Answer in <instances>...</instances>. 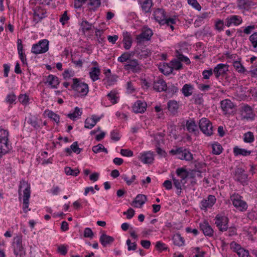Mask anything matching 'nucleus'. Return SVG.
I'll return each mask as SVG.
<instances>
[{
  "label": "nucleus",
  "instance_id": "obj_36",
  "mask_svg": "<svg viewBox=\"0 0 257 257\" xmlns=\"http://www.w3.org/2000/svg\"><path fill=\"white\" fill-rule=\"evenodd\" d=\"M123 43L125 50H129L131 48L132 45V39L131 35L127 32L123 33Z\"/></svg>",
  "mask_w": 257,
  "mask_h": 257
},
{
  "label": "nucleus",
  "instance_id": "obj_62",
  "mask_svg": "<svg viewBox=\"0 0 257 257\" xmlns=\"http://www.w3.org/2000/svg\"><path fill=\"white\" fill-rule=\"evenodd\" d=\"M111 139L114 141H118L120 137L118 131L115 130H112L110 133Z\"/></svg>",
  "mask_w": 257,
  "mask_h": 257
},
{
  "label": "nucleus",
  "instance_id": "obj_33",
  "mask_svg": "<svg viewBox=\"0 0 257 257\" xmlns=\"http://www.w3.org/2000/svg\"><path fill=\"white\" fill-rule=\"evenodd\" d=\"M178 177L181 178L182 183H186L185 179L188 177L189 173L184 168H179L176 171Z\"/></svg>",
  "mask_w": 257,
  "mask_h": 257
},
{
  "label": "nucleus",
  "instance_id": "obj_21",
  "mask_svg": "<svg viewBox=\"0 0 257 257\" xmlns=\"http://www.w3.org/2000/svg\"><path fill=\"white\" fill-rule=\"evenodd\" d=\"M102 115L99 117L96 115H92L91 117H87L85 121V127L88 129H91L97 122H98Z\"/></svg>",
  "mask_w": 257,
  "mask_h": 257
},
{
  "label": "nucleus",
  "instance_id": "obj_43",
  "mask_svg": "<svg viewBox=\"0 0 257 257\" xmlns=\"http://www.w3.org/2000/svg\"><path fill=\"white\" fill-rule=\"evenodd\" d=\"M132 56V54L129 52H124L121 56L118 57L117 61L120 63H123L130 61L131 59V57Z\"/></svg>",
  "mask_w": 257,
  "mask_h": 257
},
{
  "label": "nucleus",
  "instance_id": "obj_13",
  "mask_svg": "<svg viewBox=\"0 0 257 257\" xmlns=\"http://www.w3.org/2000/svg\"><path fill=\"white\" fill-rule=\"evenodd\" d=\"M216 201L214 195H209L206 198H204L200 202V208L201 210L206 211L208 208H211Z\"/></svg>",
  "mask_w": 257,
  "mask_h": 257
},
{
  "label": "nucleus",
  "instance_id": "obj_57",
  "mask_svg": "<svg viewBox=\"0 0 257 257\" xmlns=\"http://www.w3.org/2000/svg\"><path fill=\"white\" fill-rule=\"evenodd\" d=\"M126 244L128 251L136 250L137 244L136 242H132L131 239L128 238L126 241Z\"/></svg>",
  "mask_w": 257,
  "mask_h": 257
},
{
  "label": "nucleus",
  "instance_id": "obj_55",
  "mask_svg": "<svg viewBox=\"0 0 257 257\" xmlns=\"http://www.w3.org/2000/svg\"><path fill=\"white\" fill-rule=\"evenodd\" d=\"M176 56L180 62H184L186 64H189L190 63L189 59L187 57L181 54L178 50L176 51Z\"/></svg>",
  "mask_w": 257,
  "mask_h": 257
},
{
  "label": "nucleus",
  "instance_id": "obj_15",
  "mask_svg": "<svg viewBox=\"0 0 257 257\" xmlns=\"http://www.w3.org/2000/svg\"><path fill=\"white\" fill-rule=\"evenodd\" d=\"M153 35V33L151 29L144 27L142 33L137 36V41L138 43H141L145 41H149L151 40Z\"/></svg>",
  "mask_w": 257,
  "mask_h": 257
},
{
  "label": "nucleus",
  "instance_id": "obj_5",
  "mask_svg": "<svg viewBox=\"0 0 257 257\" xmlns=\"http://www.w3.org/2000/svg\"><path fill=\"white\" fill-rule=\"evenodd\" d=\"M169 153L172 155L177 156L178 159L182 160L191 161L193 159V155L190 151L182 147L172 149L169 151Z\"/></svg>",
  "mask_w": 257,
  "mask_h": 257
},
{
  "label": "nucleus",
  "instance_id": "obj_44",
  "mask_svg": "<svg viewBox=\"0 0 257 257\" xmlns=\"http://www.w3.org/2000/svg\"><path fill=\"white\" fill-rule=\"evenodd\" d=\"M117 93L115 90H111L107 95V97L112 104L117 102L118 97L117 96Z\"/></svg>",
  "mask_w": 257,
  "mask_h": 257
},
{
  "label": "nucleus",
  "instance_id": "obj_1",
  "mask_svg": "<svg viewBox=\"0 0 257 257\" xmlns=\"http://www.w3.org/2000/svg\"><path fill=\"white\" fill-rule=\"evenodd\" d=\"M23 189H24L23 196V209L24 212L27 213L28 211L30 210V209H29L28 208L29 205V199L30 198L31 195V190L30 185L27 182L24 180L20 181V185L19 186L18 193L19 199H21L22 191Z\"/></svg>",
  "mask_w": 257,
  "mask_h": 257
},
{
  "label": "nucleus",
  "instance_id": "obj_6",
  "mask_svg": "<svg viewBox=\"0 0 257 257\" xmlns=\"http://www.w3.org/2000/svg\"><path fill=\"white\" fill-rule=\"evenodd\" d=\"M232 204L240 211H245L247 209L246 202L242 200V197L238 194L234 193L230 196Z\"/></svg>",
  "mask_w": 257,
  "mask_h": 257
},
{
  "label": "nucleus",
  "instance_id": "obj_52",
  "mask_svg": "<svg viewBox=\"0 0 257 257\" xmlns=\"http://www.w3.org/2000/svg\"><path fill=\"white\" fill-rule=\"evenodd\" d=\"M65 172L67 175L77 176L80 172L78 169H72L71 167H66L65 168Z\"/></svg>",
  "mask_w": 257,
  "mask_h": 257
},
{
  "label": "nucleus",
  "instance_id": "obj_48",
  "mask_svg": "<svg viewBox=\"0 0 257 257\" xmlns=\"http://www.w3.org/2000/svg\"><path fill=\"white\" fill-rule=\"evenodd\" d=\"M249 40L255 51L257 52V32L252 34L249 37Z\"/></svg>",
  "mask_w": 257,
  "mask_h": 257
},
{
  "label": "nucleus",
  "instance_id": "obj_32",
  "mask_svg": "<svg viewBox=\"0 0 257 257\" xmlns=\"http://www.w3.org/2000/svg\"><path fill=\"white\" fill-rule=\"evenodd\" d=\"M17 45L18 51L20 58L23 63L25 64L26 63V56L23 52V46L22 44V41L20 39H19L17 41Z\"/></svg>",
  "mask_w": 257,
  "mask_h": 257
},
{
  "label": "nucleus",
  "instance_id": "obj_58",
  "mask_svg": "<svg viewBox=\"0 0 257 257\" xmlns=\"http://www.w3.org/2000/svg\"><path fill=\"white\" fill-rule=\"evenodd\" d=\"M230 248L237 254L240 249L242 248L240 244L237 243L235 241H232L230 243Z\"/></svg>",
  "mask_w": 257,
  "mask_h": 257
},
{
  "label": "nucleus",
  "instance_id": "obj_63",
  "mask_svg": "<svg viewBox=\"0 0 257 257\" xmlns=\"http://www.w3.org/2000/svg\"><path fill=\"white\" fill-rule=\"evenodd\" d=\"M192 251H195L197 254H196L194 257H204L205 252L203 251H200L199 247H195L192 248Z\"/></svg>",
  "mask_w": 257,
  "mask_h": 257
},
{
  "label": "nucleus",
  "instance_id": "obj_22",
  "mask_svg": "<svg viewBox=\"0 0 257 257\" xmlns=\"http://www.w3.org/2000/svg\"><path fill=\"white\" fill-rule=\"evenodd\" d=\"M153 87L158 92L165 91L167 88L166 82L161 78H158L154 81Z\"/></svg>",
  "mask_w": 257,
  "mask_h": 257
},
{
  "label": "nucleus",
  "instance_id": "obj_37",
  "mask_svg": "<svg viewBox=\"0 0 257 257\" xmlns=\"http://www.w3.org/2000/svg\"><path fill=\"white\" fill-rule=\"evenodd\" d=\"M101 6V0H89L87 4L88 9L91 11H96Z\"/></svg>",
  "mask_w": 257,
  "mask_h": 257
},
{
  "label": "nucleus",
  "instance_id": "obj_49",
  "mask_svg": "<svg viewBox=\"0 0 257 257\" xmlns=\"http://www.w3.org/2000/svg\"><path fill=\"white\" fill-rule=\"evenodd\" d=\"M254 140L253 134L251 132H248L243 135V141L245 143H251Z\"/></svg>",
  "mask_w": 257,
  "mask_h": 257
},
{
  "label": "nucleus",
  "instance_id": "obj_24",
  "mask_svg": "<svg viewBox=\"0 0 257 257\" xmlns=\"http://www.w3.org/2000/svg\"><path fill=\"white\" fill-rule=\"evenodd\" d=\"M114 240V238L105 233H102L99 238V241L103 247L111 244Z\"/></svg>",
  "mask_w": 257,
  "mask_h": 257
},
{
  "label": "nucleus",
  "instance_id": "obj_9",
  "mask_svg": "<svg viewBox=\"0 0 257 257\" xmlns=\"http://www.w3.org/2000/svg\"><path fill=\"white\" fill-rule=\"evenodd\" d=\"M214 221L215 224L220 231L224 232L227 230L229 219L224 214H217Z\"/></svg>",
  "mask_w": 257,
  "mask_h": 257
},
{
  "label": "nucleus",
  "instance_id": "obj_34",
  "mask_svg": "<svg viewBox=\"0 0 257 257\" xmlns=\"http://www.w3.org/2000/svg\"><path fill=\"white\" fill-rule=\"evenodd\" d=\"M241 58H238L232 62V65L236 71L239 73H244L246 71L244 67L241 63Z\"/></svg>",
  "mask_w": 257,
  "mask_h": 257
},
{
  "label": "nucleus",
  "instance_id": "obj_12",
  "mask_svg": "<svg viewBox=\"0 0 257 257\" xmlns=\"http://www.w3.org/2000/svg\"><path fill=\"white\" fill-rule=\"evenodd\" d=\"M200 130L204 134L210 136L213 133L212 125L210 121L206 118H202L199 122Z\"/></svg>",
  "mask_w": 257,
  "mask_h": 257
},
{
  "label": "nucleus",
  "instance_id": "obj_38",
  "mask_svg": "<svg viewBox=\"0 0 257 257\" xmlns=\"http://www.w3.org/2000/svg\"><path fill=\"white\" fill-rule=\"evenodd\" d=\"M153 6L152 0H144L141 4L142 11L145 13L150 12V9Z\"/></svg>",
  "mask_w": 257,
  "mask_h": 257
},
{
  "label": "nucleus",
  "instance_id": "obj_47",
  "mask_svg": "<svg viewBox=\"0 0 257 257\" xmlns=\"http://www.w3.org/2000/svg\"><path fill=\"white\" fill-rule=\"evenodd\" d=\"M80 26L84 33L90 30L93 27L92 24L89 23L86 20H83L81 23Z\"/></svg>",
  "mask_w": 257,
  "mask_h": 257
},
{
  "label": "nucleus",
  "instance_id": "obj_64",
  "mask_svg": "<svg viewBox=\"0 0 257 257\" xmlns=\"http://www.w3.org/2000/svg\"><path fill=\"white\" fill-rule=\"evenodd\" d=\"M237 255L239 257H248L249 254L247 250L242 247L239 250Z\"/></svg>",
  "mask_w": 257,
  "mask_h": 257
},
{
  "label": "nucleus",
  "instance_id": "obj_20",
  "mask_svg": "<svg viewBox=\"0 0 257 257\" xmlns=\"http://www.w3.org/2000/svg\"><path fill=\"white\" fill-rule=\"evenodd\" d=\"M153 16L156 22L160 25H163V22L165 21L166 17V12L164 9L158 8L156 9L153 13Z\"/></svg>",
  "mask_w": 257,
  "mask_h": 257
},
{
  "label": "nucleus",
  "instance_id": "obj_30",
  "mask_svg": "<svg viewBox=\"0 0 257 257\" xmlns=\"http://www.w3.org/2000/svg\"><path fill=\"white\" fill-rule=\"evenodd\" d=\"M253 6V3L251 0H238L237 7L239 9L248 10Z\"/></svg>",
  "mask_w": 257,
  "mask_h": 257
},
{
  "label": "nucleus",
  "instance_id": "obj_2",
  "mask_svg": "<svg viewBox=\"0 0 257 257\" xmlns=\"http://www.w3.org/2000/svg\"><path fill=\"white\" fill-rule=\"evenodd\" d=\"M33 11L32 22L34 26L48 17V13L45 6H37L33 9Z\"/></svg>",
  "mask_w": 257,
  "mask_h": 257
},
{
  "label": "nucleus",
  "instance_id": "obj_27",
  "mask_svg": "<svg viewBox=\"0 0 257 257\" xmlns=\"http://www.w3.org/2000/svg\"><path fill=\"white\" fill-rule=\"evenodd\" d=\"M147 201V197L145 195H138L135 200L133 202V205L135 207H141Z\"/></svg>",
  "mask_w": 257,
  "mask_h": 257
},
{
  "label": "nucleus",
  "instance_id": "obj_54",
  "mask_svg": "<svg viewBox=\"0 0 257 257\" xmlns=\"http://www.w3.org/2000/svg\"><path fill=\"white\" fill-rule=\"evenodd\" d=\"M103 30L96 29L95 31V36L97 38V41L99 43L102 44L104 41L105 37L103 35Z\"/></svg>",
  "mask_w": 257,
  "mask_h": 257
},
{
  "label": "nucleus",
  "instance_id": "obj_29",
  "mask_svg": "<svg viewBox=\"0 0 257 257\" xmlns=\"http://www.w3.org/2000/svg\"><path fill=\"white\" fill-rule=\"evenodd\" d=\"M220 105L222 110L226 112L231 110L234 107V104L230 100L228 99L222 100L220 102Z\"/></svg>",
  "mask_w": 257,
  "mask_h": 257
},
{
  "label": "nucleus",
  "instance_id": "obj_56",
  "mask_svg": "<svg viewBox=\"0 0 257 257\" xmlns=\"http://www.w3.org/2000/svg\"><path fill=\"white\" fill-rule=\"evenodd\" d=\"M171 64L173 70L174 69L176 70H180L182 67V65L181 63L178 60H174L171 61Z\"/></svg>",
  "mask_w": 257,
  "mask_h": 257
},
{
  "label": "nucleus",
  "instance_id": "obj_3",
  "mask_svg": "<svg viewBox=\"0 0 257 257\" xmlns=\"http://www.w3.org/2000/svg\"><path fill=\"white\" fill-rule=\"evenodd\" d=\"M12 148L9 141V132L4 129H0V153L5 155Z\"/></svg>",
  "mask_w": 257,
  "mask_h": 257
},
{
  "label": "nucleus",
  "instance_id": "obj_46",
  "mask_svg": "<svg viewBox=\"0 0 257 257\" xmlns=\"http://www.w3.org/2000/svg\"><path fill=\"white\" fill-rule=\"evenodd\" d=\"M167 106L170 111H175L178 110L179 104L175 100H170L167 103Z\"/></svg>",
  "mask_w": 257,
  "mask_h": 257
},
{
  "label": "nucleus",
  "instance_id": "obj_53",
  "mask_svg": "<svg viewBox=\"0 0 257 257\" xmlns=\"http://www.w3.org/2000/svg\"><path fill=\"white\" fill-rule=\"evenodd\" d=\"M186 128L189 133L195 132L197 126L194 121H187L186 122Z\"/></svg>",
  "mask_w": 257,
  "mask_h": 257
},
{
  "label": "nucleus",
  "instance_id": "obj_7",
  "mask_svg": "<svg viewBox=\"0 0 257 257\" xmlns=\"http://www.w3.org/2000/svg\"><path fill=\"white\" fill-rule=\"evenodd\" d=\"M12 248L14 254L17 256L22 257L25 255V249L22 244V238L20 236H17L14 237Z\"/></svg>",
  "mask_w": 257,
  "mask_h": 257
},
{
  "label": "nucleus",
  "instance_id": "obj_31",
  "mask_svg": "<svg viewBox=\"0 0 257 257\" xmlns=\"http://www.w3.org/2000/svg\"><path fill=\"white\" fill-rule=\"evenodd\" d=\"M100 73V69L98 66L91 68L89 72V76L92 81L94 82L99 79Z\"/></svg>",
  "mask_w": 257,
  "mask_h": 257
},
{
  "label": "nucleus",
  "instance_id": "obj_16",
  "mask_svg": "<svg viewBox=\"0 0 257 257\" xmlns=\"http://www.w3.org/2000/svg\"><path fill=\"white\" fill-rule=\"evenodd\" d=\"M154 153L149 151H145L141 153L138 159L144 164H152L154 160Z\"/></svg>",
  "mask_w": 257,
  "mask_h": 257
},
{
  "label": "nucleus",
  "instance_id": "obj_61",
  "mask_svg": "<svg viewBox=\"0 0 257 257\" xmlns=\"http://www.w3.org/2000/svg\"><path fill=\"white\" fill-rule=\"evenodd\" d=\"M74 75V71L72 70L66 69L63 73V76L64 79L67 80L70 78Z\"/></svg>",
  "mask_w": 257,
  "mask_h": 257
},
{
  "label": "nucleus",
  "instance_id": "obj_23",
  "mask_svg": "<svg viewBox=\"0 0 257 257\" xmlns=\"http://www.w3.org/2000/svg\"><path fill=\"white\" fill-rule=\"evenodd\" d=\"M147 107V103L144 101L137 100L133 105L134 112H145Z\"/></svg>",
  "mask_w": 257,
  "mask_h": 257
},
{
  "label": "nucleus",
  "instance_id": "obj_50",
  "mask_svg": "<svg viewBox=\"0 0 257 257\" xmlns=\"http://www.w3.org/2000/svg\"><path fill=\"white\" fill-rule=\"evenodd\" d=\"M92 151L94 153H98L101 152H104L105 154L108 153V151L107 149H106L103 145L101 144H99L96 146H94L92 148Z\"/></svg>",
  "mask_w": 257,
  "mask_h": 257
},
{
  "label": "nucleus",
  "instance_id": "obj_11",
  "mask_svg": "<svg viewBox=\"0 0 257 257\" xmlns=\"http://www.w3.org/2000/svg\"><path fill=\"white\" fill-rule=\"evenodd\" d=\"M25 121L36 130H38L43 126L42 120L37 113H29L26 117Z\"/></svg>",
  "mask_w": 257,
  "mask_h": 257
},
{
  "label": "nucleus",
  "instance_id": "obj_40",
  "mask_svg": "<svg viewBox=\"0 0 257 257\" xmlns=\"http://www.w3.org/2000/svg\"><path fill=\"white\" fill-rule=\"evenodd\" d=\"M173 243L175 245L178 246H183L184 244L183 238L179 233L175 234L172 238Z\"/></svg>",
  "mask_w": 257,
  "mask_h": 257
},
{
  "label": "nucleus",
  "instance_id": "obj_17",
  "mask_svg": "<svg viewBox=\"0 0 257 257\" xmlns=\"http://www.w3.org/2000/svg\"><path fill=\"white\" fill-rule=\"evenodd\" d=\"M242 22L241 17L237 15H231L227 17L225 19V26L227 27L231 25L238 26Z\"/></svg>",
  "mask_w": 257,
  "mask_h": 257
},
{
  "label": "nucleus",
  "instance_id": "obj_41",
  "mask_svg": "<svg viewBox=\"0 0 257 257\" xmlns=\"http://www.w3.org/2000/svg\"><path fill=\"white\" fill-rule=\"evenodd\" d=\"M254 113H240L237 117L238 119L242 120L249 121L253 120L254 119Z\"/></svg>",
  "mask_w": 257,
  "mask_h": 257
},
{
  "label": "nucleus",
  "instance_id": "obj_39",
  "mask_svg": "<svg viewBox=\"0 0 257 257\" xmlns=\"http://www.w3.org/2000/svg\"><path fill=\"white\" fill-rule=\"evenodd\" d=\"M105 74L106 77L105 83L107 86L113 85L116 82L117 76L116 75H108L106 72L105 73Z\"/></svg>",
  "mask_w": 257,
  "mask_h": 257
},
{
  "label": "nucleus",
  "instance_id": "obj_8",
  "mask_svg": "<svg viewBox=\"0 0 257 257\" xmlns=\"http://www.w3.org/2000/svg\"><path fill=\"white\" fill-rule=\"evenodd\" d=\"M49 43L47 39L39 41L37 43L33 45L31 52L35 54L46 53L49 50Z\"/></svg>",
  "mask_w": 257,
  "mask_h": 257
},
{
  "label": "nucleus",
  "instance_id": "obj_10",
  "mask_svg": "<svg viewBox=\"0 0 257 257\" xmlns=\"http://www.w3.org/2000/svg\"><path fill=\"white\" fill-rule=\"evenodd\" d=\"M234 180L244 186L248 184V175L244 170L241 168H237L235 169L233 174Z\"/></svg>",
  "mask_w": 257,
  "mask_h": 257
},
{
  "label": "nucleus",
  "instance_id": "obj_19",
  "mask_svg": "<svg viewBox=\"0 0 257 257\" xmlns=\"http://www.w3.org/2000/svg\"><path fill=\"white\" fill-rule=\"evenodd\" d=\"M199 228L205 236L211 237L213 235V229L207 221L200 223Z\"/></svg>",
  "mask_w": 257,
  "mask_h": 257
},
{
  "label": "nucleus",
  "instance_id": "obj_59",
  "mask_svg": "<svg viewBox=\"0 0 257 257\" xmlns=\"http://www.w3.org/2000/svg\"><path fill=\"white\" fill-rule=\"evenodd\" d=\"M20 102L23 104H27L29 101V96L26 94H20L18 98Z\"/></svg>",
  "mask_w": 257,
  "mask_h": 257
},
{
  "label": "nucleus",
  "instance_id": "obj_14",
  "mask_svg": "<svg viewBox=\"0 0 257 257\" xmlns=\"http://www.w3.org/2000/svg\"><path fill=\"white\" fill-rule=\"evenodd\" d=\"M124 69L133 73H139L141 70V67L137 59H133L127 61V63L124 65Z\"/></svg>",
  "mask_w": 257,
  "mask_h": 257
},
{
  "label": "nucleus",
  "instance_id": "obj_18",
  "mask_svg": "<svg viewBox=\"0 0 257 257\" xmlns=\"http://www.w3.org/2000/svg\"><path fill=\"white\" fill-rule=\"evenodd\" d=\"M228 66L226 64L220 63L217 64L213 70L216 78L218 79L219 76H223L228 71Z\"/></svg>",
  "mask_w": 257,
  "mask_h": 257
},
{
  "label": "nucleus",
  "instance_id": "obj_45",
  "mask_svg": "<svg viewBox=\"0 0 257 257\" xmlns=\"http://www.w3.org/2000/svg\"><path fill=\"white\" fill-rule=\"evenodd\" d=\"M173 181L174 186L177 189V194L179 195L181 193L182 184L184 185L186 183H182L181 180H179L175 178H173Z\"/></svg>",
  "mask_w": 257,
  "mask_h": 257
},
{
  "label": "nucleus",
  "instance_id": "obj_60",
  "mask_svg": "<svg viewBox=\"0 0 257 257\" xmlns=\"http://www.w3.org/2000/svg\"><path fill=\"white\" fill-rule=\"evenodd\" d=\"M151 54V51L147 48H144V50H141V51L140 52V58L142 59L147 58L150 56Z\"/></svg>",
  "mask_w": 257,
  "mask_h": 257
},
{
  "label": "nucleus",
  "instance_id": "obj_26",
  "mask_svg": "<svg viewBox=\"0 0 257 257\" xmlns=\"http://www.w3.org/2000/svg\"><path fill=\"white\" fill-rule=\"evenodd\" d=\"M47 82L53 88H57L60 83L59 78L55 75L50 74L46 79Z\"/></svg>",
  "mask_w": 257,
  "mask_h": 257
},
{
  "label": "nucleus",
  "instance_id": "obj_51",
  "mask_svg": "<svg viewBox=\"0 0 257 257\" xmlns=\"http://www.w3.org/2000/svg\"><path fill=\"white\" fill-rule=\"evenodd\" d=\"M160 70L165 75H169L173 72L172 67L167 63H164L162 67L160 68Z\"/></svg>",
  "mask_w": 257,
  "mask_h": 257
},
{
  "label": "nucleus",
  "instance_id": "obj_35",
  "mask_svg": "<svg viewBox=\"0 0 257 257\" xmlns=\"http://www.w3.org/2000/svg\"><path fill=\"white\" fill-rule=\"evenodd\" d=\"M194 90L193 86L191 84H185L183 85L181 92L185 97L191 96L193 94Z\"/></svg>",
  "mask_w": 257,
  "mask_h": 257
},
{
  "label": "nucleus",
  "instance_id": "obj_42",
  "mask_svg": "<svg viewBox=\"0 0 257 257\" xmlns=\"http://www.w3.org/2000/svg\"><path fill=\"white\" fill-rule=\"evenodd\" d=\"M212 149L213 154L216 155H220L223 150L221 145L217 142H215L212 144Z\"/></svg>",
  "mask_w": 257,
  "mask_h": 257
},
{
  "label": "nucleus",
  "instance_id": "obj_25",
  "mask_svg": "<svg viewBox=\"0 0 257 257\" xmlns=\"http://www.w3.org/2000/svg\"><path fill=\"white\" fill-rule=\"evenodd\" d=\"M233 153L235 156H242L246 157L249 156L251 151L245 149L239 148L238 146H235L233 149Z\"/></svg>",
  "mask_w": 257,
  "mask_h": 257
},
{
  "label": "nucleus",
  "instance_id": "obj_4",
  "mask_svg": "<svg viewBox=\"0 0 257 257\" xmlns=\"http://www.w3.org/2000/svg\"><path fill=\"white\" fill-rule=\"evenodd\" d=\"M72 89L77 92L80 96H85L89 91L87 84L81 81L77 78H73V84L71 85Z\"/></svg>",
  "mask_w": 257,
  "mask_h": 257
},
{
  "label": "nucleus",
  "instance_id": "obj_28",
  "mask_svg": "<svg viewBox=\"0 0 257 257\" xmlns=\"http://www.w3.org/2000/svg\"><path fill=\"white\" fill-rule=\"evenodd\" d=\"M82 150V149L79 148L77 142H74L70 146V148H66L65 149V152L69 155H70L72 152L76 154H79L81 153Z\"/></svg>",
  "mask_w": 257,
  "mask_h": 257
}]
</instances>
